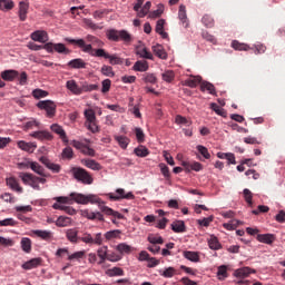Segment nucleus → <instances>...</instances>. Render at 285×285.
<instances>
[{"instance_id":"f257e3e1","label":"nucleus","mask_w":285,"mask_h":285,"mask_svg":"<svg viewBox=\"0 0 285 285\" xmlns=\"http://www.w3.org/2000/svg\"><path fill=\"white\" fill-rule=\"evenodd\" d=\"M57 203L52 205L55 210H63L67 215H77V209L66 206L63 204H99V197L95 194L83 195L79 193H71L69 196H59L55 198Z\"/></svg>"},{"instance_id":"f03ea898","label":"nucleus","mask_w":285,"mask_h":285,"mask_svg":"<svg viewBox=\"0 0 285 285\" xmlns=\"http://www.w3.org/2000/svg\"><path fill=\"white\" fill-rule=\"evenodd\" d=\"M65 41L68 43H73V46H78V48L82 49V52H87L90 57H99L102 59H109V63L111 66H121L124 60L119 58L117 55H110L106 51V49H94L92 45H86V40L83 39H72L66 38Z\"/></svg>"},{"instance_id":"7ed1b4c3","label":"nucleus","mask_w":285,"mask_h":285,"mask_svg":"<svg viewBox=\"0 0 285 285\" xmlns=\"http://www.w3.org/2000/svg\"><path fill=\"white\" fill-rule=\"evenodd\" d=\"M70 173L76 181H79V184H83L85 186H90L95 181L90 171L82 167H72Z\"/></svg>"},{"instance_id":"20e7f679","label":"nucleus","mask_w":285,"mask_h":285,"mask_svg":"<svg viewBox=\"0 0 285 285\" xmlns=\"http://www.w3.org/2000/svg\"><path fill=\"white\" fill-rule=\"evenodd\" d=\"M107 39L109 41H124V43H130L132 36L126 30L110 29L107 31Z\"/></svg>"},{"instance_id":"39448f33","label":"nucleus","mask_w":285,"mask_h":285,"mask_svg":"<svg viewBox=\"0 0 285 285\" xmlns=\"http://www.w3.org/2000/svg\"><path fill=\"white\" fill-rule=\"evenodd\" d=\"M37 108H39V110H45L49 119H52V117L57 115V104L52 100H40L37 104Z\"/></svg>"},{"instance_id":"423d86ee","label":"nucleus","mask_w":285,"mask_h":285,"mask_svg":"<svg viewBox=\"0 0 285 285\" xmlns=\"http://www.w3.org/2000/svg\"><path fill=\"white\" fill-rule=\"evenodd\" d=\"M116 194L117 195H115L114 193H109V194H107V197H109V199L111 202H120V199H134L135 198V194H132L131 191L126 194V189H124V188H118L116 190Z\"/></svg>"},{"instance_id":"0eeeda50","label":"nucleus","mask_w":285,"mask_h":285,"mask_svg":"<svg viewBox=\"0 0 285 285\" xmlns=\"http://www.w3.org/2000/svg\"><path fill=\"white\" fill-rule=\"evenodd\" d=\"M98 204V208L101 210V213H104L105 215H109L111 217H116V219H124V215L119 212L114 210L112 208L104 205V203H101V198H99V203Z\"/></svg>"},{"instance_id":"6e6552de","label":"nucleus","mask_w":285,"mask_h":285,"mask_svg":"<svg viewBox=\"0 0 285 285\" xmlns=\"http://www.w3.org/2000/svg\"><path fill=\"white\" fill-rule=\"evenodd\" d=\"M30 137L38 139L39 141H52V134L46 130L33 131Z\"/></svg>"},{"instance_id":"1a4fd4ad","label":"nucleus","mask_w":285,"mask_h":285,"mask_svg":"<svg viewBox=\"0 0 285 285\" xmlns=\"http://www.w3.org/2000/svg\"><path fill=\"white\" fill-rule=\"evenodd\" d=\"M40 161L41 164H43V166H46V168H48L52 173H61V165L50 161L48 157L46 156L40 157Z\"/></svg>"},{"instance_id":"9d476101","label":"nucleus","mask_w":285,"mask_h":285,"mask_svg":"<svg viewBox=\"0 0 285 285\" xmlns=\"http://www.w3.org/2000/svg\"><path fill=\"white\" fill-rule=\"evenodd\" d=\"M181 166L185 168L187 173H190V170H195V173L204 170V166L198 161H183Z\"/></svg>"},{"instance_id":"9b49d317","label":"nucleus","mask_w":285,"mask_h":285,"mask_svg":"<svg viewBox=\"0 0 285 285\" xmlns=\"http://www.w3.org/2000/svg\"><path fill=\"white\" fill-rule=\"evenodd\" d=\"M66 238L70 244H79V229L78 228H69L66 230Z\"/></svg>"},{"instance_id":"f8f14e48","label":"nucleus","mask_w":285,"mask_h":285,"mask_svg":"<svg viewBox=\"0 0 285 285\" xmlns=\"http://www.w3.org/2000/svg\"><path fill=\"white\" fill-rule=\"evenodd\" d=\"M19 177L21 178L22 183L35 187L37 185V176L29 174V173H20Z\"/></svg>"},{"instance_id":"ddd939ff","label":"nucleus","mask_w":285,"mask_h":285,"mask_svg":"<svg viewBox=\"0 0 285 285\" xmlns=\"http://www.w3.org/2000/svg\"><path fill=\"white\" fill-rule=\"evenodd\" d=\"M1 79L3 81H14V79L19 78V71L14 69H8L0 73Z\"/></svg>"},{"instance_id":"4468645a","label":"nucleus","mask_w":285,"mask_h":285,"mask_svg":"<svg viewBox=\"0 0 285 285\" xmlns=\"http://www.w3.org/2000/svg\"><path fill=\"white\" fill-rule=\"evenodd\" d=\"M50 129L56 135H59V137L63 141V144H68V135H66V130H63V127H61L58 124H53V125L50 126Z\"/></svg>"},{"instance_id":"2eb2a0df","label":"nucleus","mask_w":285,"mask_h":285,"mask_svg":"<svg viewBox=\"0 0 285 285\" xmlns=\"http://www.w3.org/2000/svg\"><path fill=\"white\" fill-rule=\"evenodd\" d=\"M256 239L257 242H261V244H267L271 246L275 243L276 237L274 234H258Z\"/></svg>"},{"instance_id":"dca6fc26","label":"nucleus","mask_w":285,"mask_h":285,"mask_svg":"<svg viewBox=\"0 0 285 285\" xmlns=\"http://www.w3.org/2000/svg\"><path fill=\"white\" fill-rule=\"evenodd\" d=\"M31 39L39 43H46L48 41V32L41 30L35 31L31 33Z\"/></svg>"},{"instance_id":"f3484780","label":"nucleus","mask_w":285,"mask_h":285,"mask_svg":"<svg viewBox=\"0 0 285 285\" xmlns=\"http://www.w3.org/2000/svg\"><path fill=\"white\" fill-rule=\"evenodd\" d=\"M30 8V4L26 1H21L19 3V19L20 21H26L28 19V10Z\"/></svg>"},{"instance_id":"a211bd4d","label":"nucleus","mask_w":285,"mask_h":285,"mask_svg":"<svg viewBox=\"0 0 285 285\" xmlns=\"http://www.w3.org/2000/svg\"><path fill=\"white\" fill-rule=\"evenodd\" d=\"M81 165L86 166L90 170H101V164L97 163L95 159H82Z\"/></svg>"},{"instance_id":"6ab92c4d","label":"nucleus","mask_w":285,"mask_h":285,"mask_svg":"<svg viewBox=\"0 0 285 285\" xmlns=\"http://www.w3.org/2000/svg\"><path fill=\"white\" fill-rule=\"evenodd\" d=\"M18 148H20V150H24L26 153H35L37 149V144L20 140L18 141Z\"/></svg>"},{"instance_id":"aec40b11","label":"nucleus","mask_w":285,"mask_h":285,"mask_svg":"<svg viewBox=\"0 0 285 285\" xmlns=\"http://www.w3.org/2000/svg\"><path fill=\"white\" fill-rule=\"evenodd\" d=\"M67 66L69 68H73L75 70H80V69H83L86 68L87 63L86 61H83V59L81 58H76V59H72L70 60Z\"/></svg>"},{"instance_id":"412c9836","label":"nucleus","mask_w":285,"mask_h":285,"mask_svg":"<svg viewBox=\"0 0 285 285\" xmlns=\"http://www.w3.org/2000/svg\"><path fill=\"white\" fill-rule=\"evenodd\" d=\"M7 186H9V188L16 193H23V187L19 186V180H17L14 177L7 178Z\"/></svg>"},{"instance_id":"4be33fe9","label":"nucleus","mask_w":285,"mask_h":285,"mask_svg":"<svg viewBox=\"0 0 285 285\" xmlns=\"http://www.w3.org/2000/svg\"><path fill=\"white\" fill-rule=\"evenodd\" d=\"M41 266V258H32L22 264L23 271H32V268H37Z\"/></svg>"},{"instance_id":"5701e85b","label":"nucleus","mask_w":285,"mask_h":285,"mask_svg":"<svg viewBox=\"0 0 285 285\" xmlns=\"http://www.w3.org/2000/svg\"><path fill=\"white\" fill-rule=\"evenodd\" d=\"M66 88H67V90H70V92H72V95H81V87H79V85H77L76 80H68L66 83Z\"/></svg>"},{"instance_id":"b1692460","label":"nucleus","mask_w":285,"mask_h":285,"mask_svg":"<svg viewBox=\"0 0 285 285\" xmlns=\"http://www.w3.org/2000/svg\"><path fill=\"white\" fill-rule=\"evenodd\" d=\"M178 18L184 26V28H188V16L186 14V6L180 4L178 11Z\"/></svg>"},{"instance_id":"393cba45","label":"nucleus","mask_w":285,"mask_h":285,"mask_svg":"<svg viewBox=\"0 0 285 285\" xmlns=\"http://www.w3.org/2000/svg\"><path fill=\"white\" fill-rule=\"evenodd\" d=\"M199 83H202V77L191 76L185 80L184 86H187L188 88H197Z\"/></svg>"},{"instance_id":"a878e982","label":"nucleus","mask_w":285,"mask_h":285,"mask_svg":"<svg viewBox=\"0 0 285 285\" xmlns=\"http://www.w3.org/2000/svg\"><path fill=\"white\" fill-rule=\"evenodd\" d=\"M32 233L33 235L40 237V239H43L45 242H50V239H52V232L50 230L36 229Z\"/></svg>"},{"instance_id":"bb28decb","label":"nucleus","mask_w":285,"mask_h":285,"mask_svg":"<svg viewBox=\"0 0 285 285\" xmlns=\"http://www.w3.org/2000/svg\"><path fill=\"white\" fill-rule=\"evenodd\" d=\"M250 273V267H242L234 272V277H237L238 279H246Z\"/></svg>"},{"instance_id":"cd10ccee","label":"nucleus","mask_w":285,"mask_h":285,"mask_svg":"<svg viewBox=\"0 0 285 285\" xmlns=\"http://www.w3.org/2000/svg\"><path fill=\"white\" fill-rule=\"evenodd\" d=\"M164 26H166V20L159 19L156 24V32L160 35L163 39H168V32L164 31Z\"/></svg>"},{"instance_id":"c85d7f7f","label":"nucleus","mask_w":285,"mask_h":285,"mask_svg":"<svg viewBox=\"0 0 285 285\" xmlns=\"http://www.w3.org/2000/svg\"><path fill=\"white\" fill-rule=\"evenodd\" d=\"M70 224H72V218L68 216H59L56 220V226H58V228H66L67 226H70Z\"/></svg>"},{"instance_id":"c756f323","label":"nucleus","mask_w":285,"mask_h":285,"mask_svg":"<svg viewBox=\"0 0 285 285\" xmlns=\"http://www.w3.org/2000/svg\"><path fill=\"white\" fill-rule=\"evenodd\" d=\"M200 90L202 92H209V95H217V91L215 90V85L210 83L208 81H202L200 82Z\"/></svg>"},{"instance_id":"7c9ffc66","label":"nucleus","mask_w":285,"mask_h":285,"mask_svg":"<svg viewBox=\"0 0 285 285\" xmlns=\"http://www.w3.org/2000/svg\"><path fill=\"white\" fill-rule=\"evenodd\" d=\"M116 250L120 253V255H130L132 253V247L126 243H120L116 246Z\"/></svg>"},{"instance_id":"2f4dec72","label":"nucleus","mask_w":285,"mask_h":285,"mask_svg":"<svg viewBox=\"0 0 285 285\" xmlns=\"http://www.w3.org/2000/svg\"><path fill=\"white\" fill-rule=\"evenodd\" d=\"M132 68H134V70L136 72H146L148 70V68H149L148 61H146V60H138V61L135 62Z\"/></svg>"},{"instance_id":"473e14b6","label":"nucleus","mask_w":285,"mask_h":285,"mask_svg":"<svg viewBox=\"0 0 285 285\" xmlns=\"http://www.w3.org/2000/svg\"><path fill=\"white\" fill-rule=\"evenodd\" d=\"M153 52L159 59H168V53H166V50H164V47L161 45L154 46L153 47Z\"/></svg>"},{"instance_id":"72a5a7b5","label":"nucleus","mask_w":285,"mask_h":285,"mask_svg":"<svg viewBox=\"0 0 285 285\" xmlns=\"http://www.w3.org/2000/svg\"><path fill=\"white\" fill-rule=\"evenodd\" d=\"M171 230H174V233H186V223H184V220L171 223Z\"/></svg>"},{"instance_id":"f704fd0d","label":"nucleus","mask_w":285,"mask_h":285,"mask_svg":"<svg viewBox=\"0 0 285 285\" xmlns=\"http://www.w3.org/2000/svg\"><path fill=\"white\" fill-rule=\"evenodd\" d=\"M105 239H107V242L112 239H121V229H114L105 233Z\"/></svg>"},{"instance_id":"c9c22d12","label":"nucleus","mask_w":285,"mask_h":285,"mask_svg":"<svg viewBox=\"0 0 285 285\" xmlns=\"http://www.w3.org/2000/svg\"><path fill=\"white\" fill-rule=\"evenodd\" d=\"M14 8V1L12 0H0V10L8 12Z\"/></svg>"},{"instance_id":"e433bc0d","label":"nucleus","mask_w":285,"mask_h":285,"mask_svg":"<svg viewBox=\"0 0 285 285\" xmlns=\"http://www.w3.org/2000/svg\"><path fill=\"white\" fill-rule=\"evenodd\" d=\"M114 138L118 142L120 148H122V150H126L128 148V144H130V139L128 137H126V136H115Z\"/></svg>"},{"instance_id":"4c0bfd02","label":"nucleus","mask_w":285,"mask_h":285,"mask_svg":"<svg viewBox=\"0 0 285 285\" xmlns=\"http://www.w3.org/2000/svg\"><path fill=\"white\" fill-rule=\"evenodd\" d=\"M134 153L137 157H148L150 155V150H148L144 145H140L137 148H135Z\"/></svg>"},{"instance_id":"58836bf2","label":"nucleus","mask_w":285,"mask_h":285,"mask_svg":"<svg viewBox=\"0 0 285 285\" xmlns=\"http://www.w3.org/2000/svg\"><path fill=\"white\" fill-rule=\"evenodd\" d=\"M184 258L188 259L189 262H199V253L197 252H190V250H186L184 252Z\"/></svg>"},{"instance_id":"ea45409f","label":"nucleus","mask_w":285,"mask_h":285,"mask_svg":"<svg viewBox=\"0 0 285 285\" xmlns=\"http://www.w3.org/2000/svg\"><path fill=\"white\" fill-rule=\"evenodd\" d=\"M217 277L220 282H224L228 277V266L220 265L218 267Z\"/></svg>"},{"instance_id":"a19ab883","label":"nucleus","mask_w":285,"mask_h":285,"mask_svg":"<svg viewBox=\"0 0 285 285\" xmlns=\"http://www.w3.org/2000/svg\"><path fill=\"white\" fill-rule=\"evenodd\" d=\"M31 170L37 175H40V177H46V169L37 161L31 164Z\"/></svg>"},{"instance_id":"79ce46f5","label":"nucleus","mask_w":285,"mask_h":285,"mask_svg":"<svg viewBox=\"0 0 285 285\" xmlns=\"http://www.w3.org/2000/svg\"><path fill=\"white\" fill-rule=\"evenodd\" d=\"M232 48H234V50H239L245 52L250 50V47L248 45L239 42L238 40H234L232 42Z\"/></svg>"},{"instance_id":"37998d69","label":"nucleus","mask_w":285,"mask_h":285,"mask_svg":"<svg viewBox=\"0 0 285 285\" xmlns=\"http://www.w3.org/2000/svg\"><path fill=\"white\" fill-rule=\"evenodd\" d=\"M161 79L166 81V83H173V81H175V71L166 70L161 73Z\"/></svg>"},{"instance_id":"c03bdc74","label":"nucleus","mask_w":285,"mask_h":285,"mask_svg":"<svg viewBox=\"0 0 285 285\" xmlns=\"http://www.w3.org/2000/svg\"><path fill=\"white\" fill-rule=\"evenodd\" d=\"M107 275L109 277H124V269L121 267H114L108 269Z\"/></svg>"},{"instance_id":"a18cd8bd","label":"nucleus","mask_w":285,"mask_h":285,"mask_svg":"<svg viewBox=\"0 0 285 285\" xmlns=\"http://www.w3.org/2000/svg\"><path fill=\"white\" fill-rule=\"evenodd\" d=\"M53 50L59 55H70V49L66 48V45L63 43H55Z\"/></svg>"},{"instance_id":"49530a36","label":"nucleus","mask_w":285,"mask_h":285,"mask_svg":"<svg viewBox=\"0 0 285 285\" xmlns=\"http://www.w3.org/2000/svg\"><path fill=\"white\" fill-rule=\"evenodd\" d=\"M208 246L212 250H219L222 248V244H219V239L217 237L212 236L208 240Z\"/></svg>"},{"instance_id":"de8ad7c7","label":"nucleus","mask_w":285,"mask_h":285,"mask_svg":"<svg viewBox=\"0 0 285 285\" xmlns=\"http://www.w3.org/2000/svg\"><path fill=\"white\" fill-rule=\"evenodd\" d=\"M86 40L89 43H92L94 46H97L98 48H104V41H101L99 38L92 36V35H88L86 37Z\"/></svg>"},{"instance_id":"09e8293b","label":"nucleus","mask_w":285,"mask_h":285,"mask_svg":"<svg viewBox=\"0 0 285 285\" xmlns=\"http://www.w3.org/2000/svg\"><path fill=\"white\" fill-rule=\"evenodd\" d=\"M21 248L24 253H30L32 250V240L30 238H22Z\"/></svg>"},{"instance_id":"8fccbe9b","label":"nucleus","mask_w":285,"mask_h":285,"mask_svg":"<svg viewBox=\"0 0 285 285\" xmlns=\"http://www.w3.org/2000/svg\"><path fill=\"white\" fill-rule=\"evenodd\" d=\"M137 55H139L141 57V59L153 60V53L150 51H148V49L146 47L138 48L137 49Z\"/></svg>"},{"instance_id":"3c124183","label":"nucleus","mask_w":285,"mask_h":285,"mask_svg":"<svg viewBox=\"0 0 285 285\" xmlns=\"http://www.w3.org/2000/svg\"><path fill=\"white\" fill-rule=\"evenodd\" d=\"M95 90H99V85H88V82H83L81 86V95H83V92H92Z\"/></svg>"},{"instance_id":"603ef678","label":"nucleus","mask_w":285,"mask_h":285,"mask_svg":"<svg viewBox=\"0 0 285 285\" xmlns=\"http://www.w3.org/2000/svg\"><path fill=\"white\" fill-rule=\"evenodd\" d=\"M210 108L212 110H214V112H216V115H219V117H227V112L225 111L224 108L219 107V105L212 102Z\"/></svg>"},{"instance_id":"864d4df0","label":"nucleus","mask_w":285,"mask_h":285,"mask_svg":"<svg viewBox=\"0 0 285 285\" xmlns=\"http://www.w3.org/2000/svg\"><path fill=\"white\" fill-rule=\"evenodd\" d=\"M202 23L205 24V28H213L215 26V19L210 14H205L202 18Z\"/></svg>"},{"instance_id":"5fc2aeb1","label":"nucleus","mask_w":285,"mask_h":285,"mask_svg":"<svg viewBox=\"0 0 285 285\" xmlns=\"http://www.w3.org/2000/svg\"><path fill=\"white\" fill-rule=\"evenodd\" d=\"M151 6H153V3L150 1H147L145 3V6L141 9H139L138 17H140V19H144V17H146V14H148V12H150Z\"/></svg>"},{"instance_id":"6e6d98bb","label":"nucleus","mask_w":285,"mask_h":285,"mask_svg":"<svg viewBox=\"0 0 285 285\" xmlns=\"http://www.w3.org/2000/svg\"><path fill=\"white\" fill-rule=\"evenodd\" d=\"M164 14V4H158V9L149 13V19H157Z\"/></svg>"},{"instance_id":"4d7b16f0","label":"nucleus","mask_w":285,"mask_h":285,"mask_svg":"<svg viewBox=\"0 0 285 285\" xmlns=\"http://www.w3.org/2000/svg\"><path fill=\"white\" fill-rule=\"evenodd\" d=\"M177 269L175 267H167L164 272H160V275L166 278L175 277Z\"/></svg>"},{"instance_id":"13d9d810","label":"nucleus","mask_w":285,"mask_h":285,"mask_svg":"<svg viewBox=\"0 0 285 285\" xmlns=\"http://www.w3.org/2000/svg\"><path fill=\"white\" fill-rule=\"evenodd\" d=\"M85 117L87 119V124L97 121V116L95 115V111L92 109H86Z\"/></svg>"},{"instance_id":"bf43d9fd","label":"nucleus","mask_w":285,"mask_h":285,"mask_svg":"<svg viewBox=\"0 0 285 285\" xmlns=\"http://www.w3.org/2000/svg\"><path fill=\"white\" fill-rule=\"evenodd\" d=\"M62 159H72L75 157V151L72 150L71 147H66L63 150H62Z\"/></svg>"},{"instance_id":"052dcab7","label":"nucleus","mask_w":285,"mask_h":285,"mask_svg":"<svg viewBox=\"0 0 285 285\" xmlns=\"http://www.w3.org/2000/svg\"><path fill=\"white\" fill-rule=\"evenodd\" d=\"M32 97H35V99H43L45 97H48V91L43 89H35L32 91Z\"/></svg>"},{"instance_id":"680f3d73","label":"nucleus","mask_w":285,"mask_h":285,"mask_svg":"<svg viewBox=\"0 0 285 285\" xmlns=\"http://www.w3.org/2000/svg\"><path fill=\"white\" fill-rule=\"evenodd\" d=\"M243 195H244L245 202H247L248 206H253V193L250 191V189L245 188L243 190Z\"/></svg>"},{"instance_id":"e2e57ef3","label":"nucleus","mask_w":285,"mask_h":285,"mask_svg":"<svg viewBox=\"0 0 285 285\" xmlns=\"http://www.w3.org/2000/svg\"><path fill=\"white\" fill-rule=\"evenodd\" d=\"M101 73L105 75V77H115V71L112 70V67L104 65L101 67Z\"/></svg>"},{"instance_id":"0e129e2a","label":"nucleus","mask_w":285,"mask_h":285,"mask_svg":"<svg viewBox=\"0 0 285 285\" xmlns=\"http://www.w3.org/2000/svg\"><path fill=\"white\" fill-rule=\"evenodd\" d=\"M147 239L149 244H164V238L161 236L149 235Z\"/></svg>"},{"instance_id":"69168bd1","label":"nucleus","mask_w":285,"mask_h":285,"mask_svg":"<svg viewBox=\"0 0 285 285\" xmlns=\"http://www.w3.org/2000/svg\"><path fill=\"white\" fill-rule=\"evenodd\" d=\"M97 255H98L99 259H107L108 246H102V247L98 248Z\"/></svg>"},{"instance_id":"338daca9","label":"nucleus","mask_w":285,"mask_h":285,"mask_svg":"<svg viewBox=\"0 0 285 285\" xmlns=\"http://www.w3.org/2000/svg\"><path fill=\"white\" fill-rule=\"evenodd\" d=\"M196 150H198V153L203 155L205 159H210V153H208V148L205 146L198 145Z\"/></svg>"},{"instance_id":"774afa93","label":"nucleus","mask_w":285,"mask_h":285,"mask_svg":"<svg viewBox=\"0 0 285 285\" xmlns=\"http://www.w3.org/2000/svg\"><path fill=\"white\" fill-rule=\"evenodd\" d=\"M178 126H190V121L183 117L181 115H177L175 119Z\"/></svg>"}]
</instances>
